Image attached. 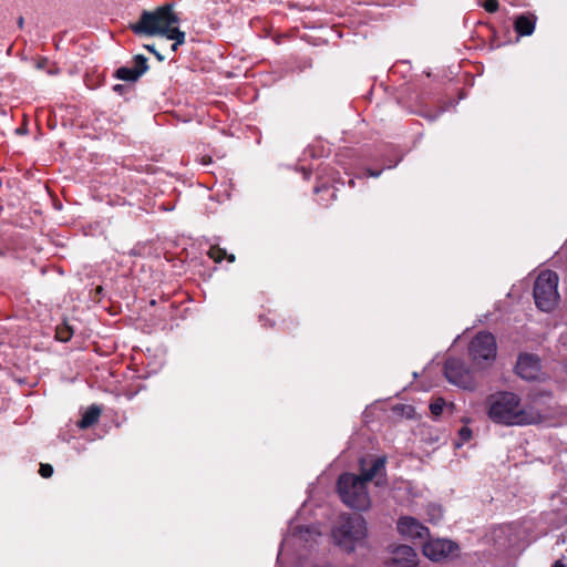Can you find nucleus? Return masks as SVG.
<instances>
[{"mask_svg": "<svg viewBox=\"0 0 567 567\" xmlns=\"http://www.w3.org/2000/svg\"><path fill=\"white\" fill-rule=\"evenodd\" d=\"M488 417L505 426L539 423L543 415L533 406H524L513 392H498L488 398Z\"/></svg>", "mask_w": 567, "mask_h": 567, "instance_id": "f257e3e1", "label": "nucleus"}, {"mask_svg": "<svg viewBox=\"0 0 567 567\" xmlns=\"http://www.w3.org/2000/svg\"><path fill=\"white\" fill-rule=\"evenodd\" d=\"M173 3H165L153 11H143L140 20L132 25L135 34L164 37L178 29L179 18L173 10Z\"/></svg>", "mask_w": 567, "mask_h": 567, "instance_id": "f03ea898", "label": "nucleus"}, {"mask_svg": "<svg viewBox=\"0 0 567 567\" xmlns=\"http://www.w3.org/2000/svg\"><path fill=\"white\" fill-rule=\"evenodd\" d=\"M367 533V523L363 517L341 515L332 529V537L339 547L347 551H352L357 546L364 543Z\"/></svg>", "mask_w": 567, "mask_h": 567, "instance_id": "7ed1b4c3", "label": "nucleus"}, {"mask_svg": "<svg viewBox=\"0 0 567 567\" xmlns=\"http://www.w3.org/2000/svg\"><path fill=\"white\" fill-rule=\"evenodd\" d=\"M341 501L348 507L355 511H367L371 506V499L364 480L352 473L340 475L337 484Z\"/></svg>", "mask_w": 567, "mask_h": 567, "instance_id": "20e7f679", "label": "nucleus"}, {"mask_svg": "<svg viewBox=\"0 0 567 567\" xmlns=\"http://www.w3.org/2000/svg\"><path fill=\"white\" fill-rule=\"evenodd\" d=\"M558 275L551 270L542 271L534 285V299L542 311L553 310L559 300Z\"/></svg>", "mask_w": 567, "mask_h": 567, "instance_id": "39448f33", "label": "nucleus"}, {"mask_svg": "<svg viewBox=\"0 0 567 567\" xmlns=\"http://www.w3.org/2000/svg\"><path fill=\"white\" fill-rule=\"evenodd\" d=\"M468 354L477 368L485 369L489 367L497 354L494 336L486 331L478 332L468 344Z\"/></svg>", "mask_w": 567, "mask_h": 567, "instance_id": "423d86ee", "label": "nucleus"}, {"mask_svg": "<svg viewBox=\"0 0 567 567\" xmlns=\"http://www.w3.org/2000/svg\"><path fill=\"white\" fill-rule=\"evenodd\" d=\"M447 381L464 390H474L477 385L474 372L458 358H449L444 364Z\"/></svg>", "mask_w": 567, "mask_h": 567, "instance_id": "0eeeda50", "label": "nucleus"}, {"mask_svg": "<svg viewBox=\"0 0 567 567\" xmlns=\"http://www.w3.org/2000/svg\"><path fill=\"white\" fill-rule=\"evenodd\" d=\"M458 550L456 543L445 538H426L422 546L423 555L432 561L445 560Z\"/></svg>", "mask_w": 567, "mask_h": 567, "instance_id": "6e6552de", "label": "nucleus"}, {"mask_svg": "<svg viewBox=\"0 0 567 567\" xmlns=\"http://www.w3.org/2000/svg\"><path fill=\"white\" fill-rule=\"evenodd\" d=\"M398 530L406 539L423 542L429 537V528L417 519L404 516L398 520Z\"/></svg>", "mask_w": 567, "mask_h": 567, "instance_id": "1a4fd4ad", "label": "nucleus"}, {"mask_svg": "<svg viewBox=\"0 0 567 567\" xmlns=\"http://www.w3.org/2000/svg\"><path fill=\"white\" fill-rule=\"evenodd\" d=\"M515 370L522 379L536 380L540 371L538 357L529 353L520 354L517 359Z\"/></svg>", "mask_w": 567, "mask_h": 567, "instance_id": "9d476101", "label": "nucleus"}, {"mask_svg": "<svg viewBox=\"0 0 567 567\" xmlns=\"http://www.w3.org/2000/svg\"><path fill=\"white\" fill-rule=\"evenodd\" d=\"M148 69L147 59L144 55H136L133 65H125L116 70V78L122 81L135 82Z\"/></svg>", "mask_w": 567, "mask_h": 567, "instance_id": "9b49d317", "label": "nucleus"}, {"mask_svg": "<svg viewBox=\"0 0 567 567\" xmlns=\"http://www.w3.org/2000/svg\"><path fill=\"white\" fill-rule=\"evenodd\" d=\"M391 553V561L398 567H416L419 564L417 554L411 546L399 545Z\"/></svg>", "mask_w": 567, "mask_h": 567, "instance_id": "f8f14e48", "label": "nucleus"}, {"mask_svg": "<svg viewBox=\"0 0 567 567\" xmlns=\"http://www.w3.org/2000/svg\"><path fill=\"white\" fill-rule=\"evenodd\" d=\"M370 467H367L368 460L362 458L360 461V470H361V480H364V483L372 481L380 472L384 471L385 467V457L380 456L375 458H371Z\"/></svg>", "mask_w": 567, "mask_h": 567, "instance_id": "ddd939ff", "label": "nucleus"}, {"mask_svg": "<svg viewBox=\"0 0 567 567\" xmlns=\"http://www.w3.org/2000/svg\"><path fill=\"white\" fill-rule=\"evenodd\" d=\"M536 21L537 17L534 13L519 14L514 20V30L520 37L532 35L535 31Z\"/></svg>", "mask_w": 567, "mask_h": 567, "instance_id": "4468645a", "label": "nucleus"}, {"mask_svg": "<svg viewBox=\"0 0 567 567\" xmlns=\"http://www.w3.org/2000/svg\"><path fill=\"white\" fill-rule=\"evenodd\" d=\"M102 413V410L97 405H91L82 415L81 420L78 423L80 429H87L94 425Z\"/></svg>", "mask_w": 567, "mask_h": 567, "instance_id": "2eb2a0df", "label": "nucleus"}, {"mask_svg": "<svg viewBox=\"0 0 567 567\" xmlns=\"http://www.w3.org/2000/svg\"><path fill=\"white\" fill-rule=\"evenodd\" d=\"M208 256L215 262H220L224 259H227L229 262L235 261V255L227 254V251L224 248H220L219 246H212L208 250Z\"/></svg>", "mask_w": 567, "mask_h": 567, "instance_id": "dca6fc26", "label": "nucleus"}, {"mask_svg": "<svg viewBox=\"0 0 567 567\" xmlns=\"http://www.w3.org/2000/svg\"><path fill=\"white\" fill-rule=\"evenodd\" d=\"M164 37L168 40L174 41V43L172 44V51L174 52L177 51L178 47L185 42V32L181 31L179 29H174Z\"/></svg>", "mask_w": 567, "mask_h": 567, "instance_id": "f3484780", "label": "nucleus"}, {"mask_svg": "<svg viewBox=\"0 0 567 567\" xmlns=\"http://www.w3.org/2000/svg\"><path fill=\"white\" fill-rule=\"evenodd\" d=\"M320 533L315 527H302L299 529V537L308 542L309 539L316 540V537H319Z\"/></svg>", "mask_w": 567, "mask_h": 567, "instance_id": "a211bd4d", "label": "nucleus"}, {"mask_svg": "<svg viewBox=\"0 0 567 567\" xmlns=\"http://www.w3.org/2000/svg\"><path fill=\"white\" fill-rule=\"evenodd\" d=\"M444 405L445 401L439 398L430 404V411L434 416H439L442 414Z\"/></svg>", "mask_w": 567, "mask_h": 567, "instance_id": "6ab92c4d", "label": "nucleus"}, {"mask_svg": "<svg viewBox=\"0 0 567 567\" xmlns=\"http://www.w3.org/2000/svg\"><path fill=\"white\" fill-rule=\"evenodd\" d=\"M472 437V431L467 426H463L458 431V442H456V446H462L465 442H467Z\"/></svg>", "mask_w": 567, "mask_h": 567, "instance_id": "aec40b11", "label": "nucleus"}, {"mask_svg": "<svg viewBox=\"0 0 567 567\" xmlns=\"http://www.w3.org/2000/svg\"><path fill=\"white\" fill-rule=\"evenodd\" d=\"M483 7L489 13L496 12L498 10V1L497 0H485Z\"/></svg>", "mask_w": 567, "mask_h": 567, "instance_id": "412c9836", "label": "nucleus"}, {"mask_svg": "<svg viewBox=\"0 0 567 567\" xmlns=\"http://www.w3.org/2000/svg\"><path fill=\"white\" fill-rule=\"evenodd\" d=\"M39 473L42 477L49 478L53 474V467L50 464H41Z\"/></svg>", "mask_w": 567, "mask_h": 567, "instance_id": "4be33fe9", "label": "nucleus"}, {"mask_svg": "<svg viewBox=\"0 0 567 567\" xmlns=\"http://www.w3.org/2000/svg\"><path fill=\"white\" fill-rule=\"evenodd\" d=\"M56 334H58V338L60 341L66 342L71 338L72 332L70 331L69 328H64V329H59L56 331Z\"/></svg>", "mask_w": 567, "mask_h": 567, "instance_id": "5701e85b", "label": "nucleus"}, {"mask_svg": "<svg viewBox=\"0 0 567 567\" xmlns=\"http://www.w3.org/2000/svg\"><path fill=\"white\" fill-rule=\"evenodd\" d=\"M512 530V525H504V526H501L498 527L496 530H495V538H498L499 534H508L509 532Z\"/></svg>", "mask_w": 567, "mask_h": 567, "instance_id": "b1692460", "label": "nucleus"}, {"mask_svg": "<svg viewBox=\"0 0 567 567\" xmlns=\"http://www.w3.org/2000/svg\"><path fill=\"white\" fill-rule=\"evenodd\" d=\"M146 49L148 51L153 52L157 56L158 60H163V56L159 53H157L153 47L146 45Z\"/></svg>", "mask_w": 567, "mask_h": 567, "instance_id": "393cba45", "label": "nucleus"}, {"mask_svg": "<svg viewBox=\"0 0 567 567\" xmlns=\"http://www.w3.org/2000/svg\"><path fill=\"white\" fill-rule=\"evenodd\" d=\"M553 567H566V565H565L561 560H556V561L553 564Z\"/></svg>", "mask_w": 567, "mask_h": 567, "instance_id": "a878e982", "label": "nucleus"}, {"mask_svg": "<svg viewBox=\"0 0 567 567\" xmlns=\"http://www.w3.org/2000/svg\"><path fill=\"white\" fill-rule=\"evenodd\" d=\"M369 175L372 176V177H378L380 175V172L369 171Z\"/></svg>", "mask_w": 567, "mask_h": 567, "instance_id": "bb28decb", "label": "nucleus"}, {"mask_svg": "<svg viewBox=\"0 0 567 567\" xmlns=\"http://www.w3.org/2000/svg\"><path fill=\"white\" fill-rule=\"evenodd\" d=\"M18 24H19L20 28H22V25H23V18L22 17L19 18Z\"/></svg>", "mask_w": 567, "mask_h": 567, "instance_id": "cd10ccee", "label": "nucleus"}, {"mask_svg": "<svg viewBox=\"0 0 567 567\" xmlns=\"http://www.w3.org/2000/svg\"><path fill=\"white\" fill-rule=\"evenodd\" d=\"M435 509L437 511V519H440V518H441V516H442L441 508H439V507H437V508H435Z\"/></svg>", "mask_w": 567, "mask_h": 567, "instance_id": "c85d7f7f", "label": "nucleus"}]
</instances>
